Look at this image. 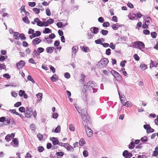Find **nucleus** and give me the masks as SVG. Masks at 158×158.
Returning <instances> with one entry per match:
<instances>
[{
    "instance_id": "nucleus-1",
    "label": "nucleus",
    "mask_w": 158,
    "mask_h": 158,
    "mask_svg": "<svg viewBox=\"0 0 158 158\" xmlns=\"http://www.w3.org/2000/svg\"><path fill=\"white\" fill-rule=\"evenodd\" d=\"M133 46H135L136 48H138L140 50L143 49L145 47V45L143 42L139 41H136L132 43Z\"/></svg>"
},
{
    "instance_id": "nucleus-2",
    "label": "nucleus",
    "mask_w": 158,
    "mask_h": 158,
    "mask_svg": "<svg viewBox=\"0 0 158 158\" xmlns=\"http://www.w3.org/2000/svg\"><path fill=\"white\" fill-rule=\"evenodd\" d=\"M35 23H36L37 25L39 26L40 27H46L47 26V23L44 21L42 22L40 21V20L38 18H35L34 20V21L32 22L31 23L33 24H35Z\"/></svg>"
},
{
    "instance_id": "nucleus-3",
    "label": "nucleus",
    "mask_w": 158,
    "mask_h": 158,
    "mask_svg": "<svg viewBox=\"0 0 158 158\" xmlns=\"http://www.w3.org/2000/svg\"><path fill=\"white\" fill-rule=\"evenodd\" d=\"M33 113V109L31 108H26V110L25 113V116L27 118H30L31 117Z\"/></svg>"
},
{
    "instance_id": "nucleus-4",
    "label": "nucleus",
    "mask_w": 158,
    "mask_h": 158,
    "mask_svg": "<svg viewBox=\"0 0 158 158\" xmlns=\"http://www.w3.org/2000/svg\"><path fill=\"white\" fill-rule=\"evenodd\" d=\"M111 73L118 81H120L122 79V77L117 72L112 70L111 71Z\"/></svg>"
},
{
    "instance_id": "nucleus-5",
    "label": "nucleus",
    "mask_w": 158,
    "mask_h": 158,
    "mask_svg": "<svg viewBox=\"0 0 158 158\" xmlns=\"http://www.w3.org/2000/svg\"><path fill=\"white\" fill-rule=\"evenodd\" d=\"M85 128L87 135L89 137L91 136L93 134V131L87 125H85Z\"/></svg>"
},
{
    "instance_id": "nucleus-6",
    "label": "nucleus",
    "mask_w": 158,
    "mask_h": 158,
    "mask_svg": "<svg viewBox=\"0 0 158 158\" xmlns=\"http://www.w3.org/2000/svg\"><path fill=\"white\" fill-rule=\"evenodd\" d=\"M123 156L125 157V158H130L132 156V154L131 152H129L127 150H125L123 153Z\"/></svg>"
},
{
    "instance_id": "nucleus-7",
    "label": "nucleus",
    "mask_w": 158,
    "mask_h": 158,
    "mask_svg": "<svg viewBox=\"0 0 158 158\" xmlns=\"http://www.w3.org/2000/svg\"><path fill=\"white\" fill-rule=\"evenodd\" d=\"M78 50V48L77 46H74L72 48V57H75V56L76 53L77 52Z\"/></svg>"
},
{
    "instance_id": "nucleus-8",
    "label": "nucleus",
    "mask_w": 158,
    "mask_h": 158,
    "mask_svg": "<svg viewBox=\"0 0 158 158\" xmlns=\"http://www.w3.org/2000/svg\"><path fill=\"white\" fill-rule=\"evenodd\" d=\"M25 62L23 60H20L16 64L17 67L18 69H20L22 68L25 65Z\"/></svg>"
},
{
    "instance_id": "nucleus-9",
    "label": "nucleus",
    "mask_w": 158,
    "mask_h": 158,
    "mask_svg": "<svg viewBox=\"0 0 158 158\" xmlns=\"http://www.w3.org/2000/svg\"><path fill=\"white\" fill-rule=\"evenodd\" d=\"M109 62V60L107 58H103L100 61V63L103 66H106Z\"/></svg>"
},
{
    "instance_id": "nucleus-10",
    "label": "nucleus",
    "mask_w": 158,
    "mask_h": 158,
    "mask_svg": "<svg viewBox=\"0 0 158 158\" xmlns=\"http://www.w3.org/2000/svg\"><path fill=\"white\" fill-rule=\"evenodd\" d=\"M87 85L89 89H93V87H95L94 82L93 81H90L88 82Z\"/></svg>"
},
{
    "instance_id": "nucleus-11",
    "label": "nucleus",
    "mask_w": 158,
    "mask_h": 158,
    "mask_svg": "<svg viewBox=\"0 0 158 158\" xmlns=\"http://www.w3.org/2000/svg\"><path fill=\"white\" fill-rule=\"evenodd\" d=\"M81 116L84 121H85L86 122H87V121H89V117L88 114L86 115L83 114H81Z\"/></svg>"
},
{
    "instance_id": "nucleus-12",
    "label": "nucleus",
    "mask_w": 158,
    "mask_h": 158,
    "mask_svg": "<svg viewBox=\"0 0 158 158\" xmlns=\"http://www.w3.org/2000/svg\"><path fill=\"white\" fill-rule=\"evenodd\" d=\"M129 18L131 20H136L137 19L136 15L135 14L132 13L128 16Z\"/></svg>"
},
{
    "instance_id": "nucleus-13",
    "label": "nucleus",
    "mask_w": 158,
    "mask_h": 158,
    "mask_svg": "<svg viewBox=\"0 0 158 158\" xmlns=\"http://www.w3.org/2000/svg\"><path fill=\"white\" fill-rule=\"evenodd\" d=\"M64 148L68 151H73V148L68 143H66Z\"/></svg>"
},
{
    "instance_id": "nucleus-14",
    "label": "nucleus",
    "mask_w": 158,
    "mask_h": 158,
    "mask_svg": "<svg viewBox=\"0 0 158 158\" xmlns=\"http://www.w3.org/2000/svg\"><path fill=\"white\" fill-rule=\"evenodd\" d=\"M41 41V40L39 38H36L33 41V43L34 45L38 44Z\"/></svg>"
},
{
    "instance_id": "nucleus-15",
    "label": "nucleus",
    "mask_w": 158,
    "mask_h": 158,
    "mask_svg": "<svg viewBox=\"0 0 158 158\" xmlns=\"http://www.w3.org/2000/svg\"><path fill=\"white\" fill-rule=\"evenodd\" d=\"M93 35H94V34L92 30L88 31L87 36L89 39L92 38Z\"/></svg>"
},
{
    "instance_id": "nucleus-16",
    "label": "nucleus",
    "mask_w": 158,
    "mask_h": 158,
    "mask_svg": "<svg viewBox=\"0 0 158 158\" xmlns=\"http://www.w3.org/2000/svg\"><path fill=\"white\" fill-rule=\"evenodd\" d=\"M51 140L52 141L54 145L58 144L59 143L58 140L56 139V138L54 137L51 138Z\"/></svg>"
},
{
    "instance_id": "nucleus-17",
    "label": "nucleus",
    "mask_w": 158,
    "mask_h": 158,
    "mask_svg": "<svg viewBox=\"0 0 158 158\" xmlns=\"http://www.w3.org/2000/svg\"><path fill=\"white\" fill-rule=\"evenodd\" d=\"M123 26V25H120L118 24L117 23L116 24L112 25V28L114 30H116L118 29H119V27Z\"/></svg>"
},
{
    "instance_id": "nucleus-18",
    "label": "nucleus",
    "mask_w": 158,
    "mask_h": 158,
    "mask_svg": "<svg viewBox=\"0 0 158 158\" xmlns=\"http://www.w3.org/2000/svg\"><path fill=\"white\" fill-rule=\"evenodd\" d=\"M87 86L85 85H84L81 88V91L83 94H85L87 91Z\"/></svg>"
},
{
    "instance_id": "nucleus-19",
    "label": "nucleus",
    "mask_w": 158,
    "mask_h": 158,
    "mask_svg": "<svg viewBox=\"0 0 158 158\" xmlns=\"http://www.w3.org/2000/svg\"><path fill=\"white\" fill-rule=\"evenodd\" d=\"M54 49V48L53 47H48L46 48V50L47 52L51 53H52Z\"/></svg>"
},
{
    "instance_id": "nucleus-20",
    "label": "nucleus",
    "mask_w": 158,
    "mask_h": 158,
    "mask_svg": "<svg viewBox=\"0 0 158 158\" xmlns=\"http://www.w3.org/2000/svg\"><path fill=\"white\" fill-rule=\"evenodd\" d=\"M81 48L82 51H84L85 52H87L89 51V48L85 46H81Z\"/></svg>"
},
{
    "instance_id": "nucleus-21",
    "label": "nucleus",
    "mask_w": 158,
    "mask_h": 158,
    "mask_svg": "<svg viewBox=\"0 0 158 158\" xmlns=\"http://www.w3.org/2000/svg\"><path fill=\"white\" fill-rule=\"evenodd\" d=\"M14 36L15 40H19V34L18 32H15L14 34Z\"/></svg>"
},
{
    "instance_id": "nucleus-22",
    "label": "nucleus",
    "mask_w": 158,
    "mask_h": 158,
    "mask_svg": "<svg viewBox=\"0 0 158 158\" xmlns=\"http://www.w3.org/2000/svg\"><path fill=\"white\" fill-rule=\"evenodd\" d=\"M60 126H58L56 128L55 130L54 131L53 130H52V132L56 133H59L60 132Z\"/></svg>"
},
{
    "instance_id": "nucleus-23",
    "label": "nucleus",
    "mask_w": 158,
    "mask_h": 158,
    "mask_svg": "<svg viewBox=\"0 0 158 158\" xmlns=\"http://www.w3.org/2000/svg\"><path fill=\"white\" fill-rule=\"evenodd\" d=\"M36 96L38 98L37 101H39V102L42 99L43 94L41 93H39L36 95Z\"/></svg>"
},
{
    "instance_id": "nucleus-24",
    "label": "nucleus",
    "mask_w": 158,
    "mask_h": 158,
    "mask_svg": "<svg viewBox=\"0 0 158 158\" xmlns=\"http://www.w3.org/2000/svg\"><path fill=\"white\" fill-rule=\"evenodd\" d=\"M132 105V103L131 102L129 101H126L123 105L127 107H129L131 106Z\"/></svg>"
},
{
    "instance_id": "nucleus-25",
    "label": "nucleus",
    "mask_w": 158,
    "mask_h": 158,
    "mask_svg": "<svg viewBox=\"0 0 158 158\" xmlns=\"http://www.w3.org/2000/svg\"><path fill=\"white\" fill-rule=\"evenodd\" d=\"M47 23V26L49 24H52L54 22V20L52 19H48L47 21H45Z\"/></svg>"
},
{
    "instance_id": "nucleus-26",
    "label": "nucleus",
    "mask_w": 158,
    "mask_h": 158,
    "mask_svg": "<svg viewBox=\"0 0 158 158\" xmlns=\"http://www.w3.org/2000/svg\"><path fill=\"white\" fill-rule=\"evenodd\" d=\"M13 142L16 146H18L19 144V142L17 139L16 138H14Z\"/></svg>"
},
{
    "instance_id": "nucleus-27",
    "label": "nucleus",
    "mask_w": 158,
    "mask_h": 158,
    "mask_svg": "<svg viewBox=\"0 0 158 158\" xmlns=\"http://www.w3.org/2000/svg\"><path fill=\"white\" fill-rule=\"evenodd\" d=\"M120 98L122 104L123 105L127 101L126 98L125 97H122L121 98Z\"/></svg>"
},
{
    "instance_id": "nucleus-28",
    "label": "nucleus",
    "mask_w": 158,
    "mask_h": 158,
    "mask_svg": "<svg viewBox=\"0 0 158 158\" xmlns=\"http://www.w3.org/2000/svg\"><path fill=\"white\" fill-rule=\"evenodd\" d=\"M158 64H155L152 60H151V63H150V67H156L157 66V65Z\"/></svg>"
},
{
    "instance_id": "nucleus-29",
    "label": "nucleus",
    "mask_w": 158,
    "mask_h": 158,
    "mask_svg": "<svg viewBox=\"0 0 158 158\" xmlns=\"http://www.w3.org/2000/svg\"><path fill=\"white\" fill-rule=\"evenodd\" d=\"M85 143L84 139L83 138H82L79 142V144L80 146H82Z\"/></svg>"
},
{
    "instance_id": "nucleus-30",
    "label": "nucleus",
    "mask_w": 158,
    "mask_h": 158,
    "mask_svg": "<svg viewBox=\"0 0 158 158\" xmlns=\"http://www.w3.org/2000/svg\"><path fill=\"white\" fill-rule=\"evenodd\" d=\"M158 154V147H156L155 148V151L153 152V155L155 156H157Z\"/></svg>"
},
{
    "instance_id": "nucleus-31",
    "label": "nucleus",
    "mask_w": 158,
    "mask_h": 158,
    "mask_svg": "<svg viewBox=\"0 0 158 158\" xmlns=\"http://www.w3.org/2000/svg\"><path fill=\"white\" fill-rule=\"evenodd\" d=\"M144 19L145 21V23H147L148 24H149L150 23V21H151V19L150 18H145Z\"/></svg>"
},
{
    "instance_id": "nucleus-32",
    "label": "nucleus",
    "mask_w": 158,
    "mask_h": 158,
    "mask_svg": "<svg viewBox=\"0 0 158 158\" xmlns=\"http://www.w3.org/2000/svg\"><path fill=\"white\" fill-rule=\"evenodd\" d=\"M27 79L28 80L31 81L33 83H35V81L32 77L30 75H28L27 77Z\"/></svg>"
},
{
    "instance_id": "nucleus-33",
    "label": "nucleus",
    "mask_w": 158,
    "mask_h": 158,
    "mask_svg": "<svg viewBox=\"0 0 158 158\" xmlns=\"http://www.w3.org/2000/svg\"><path fill=\"white\" fill-rule=\"evenodd\" d=\"M23 20L25 23H29L28 18L27 16H25L23 18Z\"/></svg>"
},
{
    "instance_id": "nucleus-34",
    "label": "nucleus",
    "mask_w": 158,
    "mask_h": 158,
    "mask_svg": "<svg viewBox=\"0 0 158 158\" xmlns=\"http://www.w3.org/2000/svg\"><path fill=\"white\" fill-rule=\"evenodd\" d=\"M69 130L71 131H74L75 130V128L73 125L70 124L69 126Z\"/></svg>"
},
{
    "instance_id": "nucleus-35",
    "label": "nucleus",
    "mask_w": 158,
    "mask_h": 158,
    "mask_svg": "<svg viewBox=\"0 0 158 158\" xmlns=\"http://www.w3.org/2000/svg\"><path fill=\"white\" fill-rule=\"evenodd\" d=\"M46 15L48 16H50L51 15V12L49 9L47 8L46 10Z\"/></svg>"
},
{
    "instance_id": "nucleus-36",
    "label": "nucleus",
    "mask_w": 158,
    "mask_h": 158,
    "mask_svg": "<svg viewBox=\"0 0 158 158\" xmlns=\"http://www.w3.org/2000/svg\"><path fill=\"white\" fill-rule=\"evenodd\" d=\"M56 155L58 156H62L64 155V153L63 152H58L56 153Z\"/></svg>"
},
{
    "instance_id": "nucleus-37",
    "label": "nucleus",
    "mask_w": 158,
    "mask_h": 158,
    "mask_svg": "<svg viewBox=\"0 0 158 158\" xmlns=\"http://www.w3.org/2000/svg\"><path fill=\"white\" fill-rule=\"evenodd\" d=\"M135 147V143L133 142H131L129 145V148L130 149H132Z\"/></svg>"
},
{
    "instance_id": "nucleus-38",
    "label": "nucleus",
    "mask_w": 158,
    "mask_h": 158,
    "mask_svg": "<svg viewBox=\"0 0 158 158\" xmlns=\"http://www.w3.org/2000/svg\"><path fill=\"white\" fill-rule=\"evenodd\" d=\"M151 35L152 38H155L156 37L157 34L155 32H152L151 33Z\"/></svg>"
},
{
    "instance_id": "nucleus-39",
    "label": "nucleus",
    "mask_w": 158,
    "mask_h": 158,
    "mask_svg": "<svg viewBox=\"0 0 158 158\" xmlns=\"http://www.w3.org/2000/svg\"><path fill=\"white\" fill-rule=\"evenodd\" d=\"M17 156H11L10 157V158H21L20 156V153L19 152H17L16 154Z\"/></svg>"
},
{
    "instance_id": "nucleus-40",
    "label": "nucleus",
    "mask_w": 158,
    "mask_h": 158,
    "mask_svg": "<svg viewBox=\"0 0 158 158\" xmlns=\"http://www.w3.org/2000/svg\"><path fill=\"white\" fill-rule=\"evenodd\" d=\"M10 111L11 113H12L15 115H18L19 114V113L18 112H16L15 110L10 109Z\"/></svg>"
},
{
    "instance_id": "nucleus-41",
    "label": "nucleus",
    "mask_w": 158,
    "mask_h": 158,
    "mask_svg": "<svg viewBox=\"0 0 158 158\" xmlns=\"http://www.w3.org/2000/svg\"><path fill=\"white\" fill-rule=\"evenodd\" d=\"M33 10V11L37 14L39 13L40 11L39 9L37 8H34Z\"/></svg>"
},
{
    "instance_id": "nucleus-42",
    "label": "nucleus",
    "mask_w": 158,
    "mask_h": 158,
    "mask_svg": "<svg viewBox=\"0 0 158 158\" xmlns=\"http://www.w3.org/2000/svg\"><path fill=\"white\" fill-rule=\"evenodd\" d=\"M44 51V49L43 48L39 47L37 49V51L40 53Z\"/></svg>"
},
{
    "instance_id": "nucleus-43",
    "label": "nucleus",
    "mask_w": 158,
    "mask_h": 158,
    "mask_svg": "<svg viewBox=\"0 0 158 158\" xmlns=\"http://www.w3.org/2000/svg\"><path fill=\"white\" fill-rule=\"evenodd\" d=\"M56 75L55 74L54 75H53L51 77V79L52 81L53 82L56 81V80H57L56 76Z\"/></svg>"
},
{
    "instance_id": "nucleus-44",
    "label": "nucleus",
    "mask_w": 158,
    "mask_h": 158,
    "mask_svg": "<svg viewBox=\"0 0 158 158\" xmlns=\"http://www.w3.org/2000/svg\"><path fill=\"white\" fill-rule=\"evenodd\" d=\"M44 150V148L42 146H40L38 148V150L40 152H42Z\"/></svg>"
},
{
    "instance_id": "nucleus-45",
    "label": "nucleus",
    "mask_w": 158,
    "mask_h": 158,
    "mask_svg": "<svg viewBox=\"0 0 158 158\" xmlns=\"http://www.w3.org/2000/svg\"><path fill=\"white\" fill-rule=\"evenodd\" d=\"M140 140L141 141L143 142H145L147 141V137L146 136L142 137Z\"/></svg>"
},
{
    "instance_id": "nucleus-46",
    "label": "nucleus",
    "mask_w": 158,
    "mask_h": 158,
    "mask_svg": "<svg viewBox=\"0 0 158 158\" xmlns=\"http://www.w3.org/2000/svg\"><path fill=\"white\" fill-rule=\"evenodd\" d=\"M37 136L39 140H41L43 138V135L40 133L37 134Z\"/></svg>"
},
{
    "instance_id": "nucleus-47",
    "label": "nucleus",
    "mask_w": 158,
    "mask_h": 158,
    "mask_svg": "<svg viewBox=\"0 0 158 158\" xmlns=\"http://www.w3.org/2000/svg\"><path fill=\"white\" fill-rule=\"evenodd\" d=\"M19 110L21 112H24L25 111V109L23 107H21L19 108Z\"/></svg>"
},
{
    "instance_id": "nucleus-48",
    "label": "nucleus",
    "mask_w": 158,
    "mask_h": 158,
    "mask_svg": "<svg viewBox=\"0 0 158 158\" xmlns=\"http://www.w3.org/2000/svg\"><path fill=\"white\" fill-rule=\"evenodd\" d=\"M28 5L29 6L33 7L35 6V2H28Z\"/></svg>"
},
{
    "instance_id": "nucleus-49",
    "label": "nucleus",
    "mask_w": 158,
    "mask_h": 158,
    "mask_svg": "<svg viewBox=\"0 0 158 158\" xmlns=\"http://www.w3.org/2000/svg\"><path fill=\"white\" fill-rule=\"evenodd\" d=\"M103 27H106L109 26L110 25V24L109 22H106L103 23Z\"/></svg>"
},
{
    "instance_id": "nucleus-50",
    "label": "nucleus",
    "mask_w": 158,
    "mask_h": 158,
    "mask_svg": "<svg viewBox=\"0 0 158 158\" xmlns=\"http://www.w3.org/2000/svg\"><path fill=\"white\" fill-rule=\"evenodd\" d=\"M144 128L147 131L148 130V129L150 128V125L147 124V125H144L143 126Z\"/></svg>"
},
{
    "instance_id": "nucleus-51",
    "label": "nucleus",
    "mask_w": 158,
    "mask_h": 158,
    "mask_svg": "<svg viewBox=\"0 0 158 158\" xmlns=\"http://www.w3.org/2000/svg\"><path fill=\"white\" fill-rule=\"evenodd\" d=\"M88 152L86 150H84L83 152V155L85 157H86L88 156Z\"/></svg>"
},
{
    "instance_id": "nucleus-52",
    "label": "nucleus",
    "mask_w": 158,
    "mask_h": 158,
    "mask_svg": "<svg viewBox=\"0 0 158 158\" xmlns=\"http://www.w3.org/2000/svg\"><path fill=\"white\" fill-rule=\"evenodd\" d=\"M127 61L126 60L121 61L120 64V66L122 67H124L125 65V63H126Z\"/></svg>"
},
{
    "instance_id": "nucleus-53",
    "label": "nucleus",
    "mask_w": 158,
    "mask_h": 158,
    "mask_svg": "<svg viewBox=\"0 0 158 158\" xmlns=\"http://www.w3.org/2000/svg\"><path fill=\"white\" fill-rule=\"evenodd\" d=\"M25 93V92L22 90H20L19 92V95L20 96H23Z\"/></svg>"
},
{
    "instance_id": "nucleus-54",
    "label": "nucleus",
    "mask_w": 158,
    "mask_h": 158,
    "mask_svg": "<svg viewBox=\"0 0 158 158\" xmlns=\"http://www.w3.org/2000/svg\"><path fill=\"white\" fill-rule=\"evenodd\" d=\"M30 127L32 130L34 131L35 129V126L34 124H31Z\"/></svg>"
},
{
    "instance_id": "nucleus-55",
    "label": "nucleus",
    "mask_w": 158,
    "mask_h": 158,
    "mask_svg": "<svg viewBox=\"0 0 158 158\" xmlns=\"http://www.w3.org/2000/svg\"><path fill=\"white\" fill-rule=\"evenodd\" d=\"M29 62L30 63H31L33 64H35L36 63L35 62L34 60L32 58H31L29 59Z\"/></svg>"
},
{
    "instance_id": "nucleus-56",
    "label": "nucleus",
    "mask_w": 158,
    "mask_h": 158,
    "mask_svg": "<svg viewBox=\"0 0 158 158\" xmlns=\"http://www.w3.org/2000/svg\"><path fill=\"white\" fill-rule=\"evenodd\" d=\"M21 103L20 102H17L14 105V106L15 107H18L21 105Z\"/></svg>"
},
{
    "instance_id": "nucleus-57",
    "label": "nucleus",
    "mask_w": 158,
    "mask_h": 158,
    "mask_svg": "<svg viewBox=\"0 0 158 158\" xmlns=\"http://www.w3.org/2000/svg\"><path fill=\"white\" fill-rule=\"evenodd\" d=\"M31 155L29 152H27L25 156V158H31Z\"/></svg>"
},
{
    "instance_id": "nucleus-58",
    "label": "nucleus",
    "mask_w": 158,
    "mask_h": 158,
    "mask_svg": "<svg viewBox=\"0 0 158 158\" xmlns=\"http://www.w3.org/2000/svg\"><path fill=\"white\" fill-rule=\"evenodd\" d=\"M110 49L108 48L106 50V54L107 55H109L111 54Z\"/></svg>"
},
{
    "instance_id": "nucleus-59",
    "label": "nucleus",
    "mask_w": 158,
    "mask_h": 158,
    "mask_svg": "<svg viewBox=\"0 0 158 158\" xmlns=\"http://www.w3.org/2000/svg\"><path fill=\"white\" fill-rule=\"evenodd\" d=\"M64 77L67 78H69L70 77V75L69 73H66L64 74Z\"/></svg>"
},
{
    "instance_id": "nucleus-60",
    "label": "nucleus",
    "mask_w": 158,
    "mask_h": 158,
    "mask_svg": "<svg viewBox=\"0 0 158 158\" xmlns=\"http://www.w3.org/2000/svg\"><path fill=\"white\" fill-rule=\"evenodd\" d=\"M25 7L24 6H22L21 8V12H26V11L25 10Z\"/></svg>"
},
{
    "instance_id": "nucleus-61",
    "label": "nucleus",
    "mask_w": 158,
    "mask_h": 158,
    "mask_svg": "<svg viewBox=\"0 0 158 158\" xmlns=\"http://www.w3.org/2000/svg\"><path fill=\"white\" fill-rule=\"evenodd\" d=\"M110 47L112 48V49H114L115 48V45H114L112 43H111L110 44Z\"/></svg>"
},
{
    "instance_id": "nucleus-62",
    "label": "nucleus",
    "mask_w": 158,
    "mask_h": 158,
    "mask_svg": "<svg viewBox=\"0 0 158 158\" xmlns=\"http://www.w3.org/2000/svg\"><path fill=\"white\" fill-rule=\"evenodd\" d=\"M5 67L6 66L4 64H0V70L4 69Z\"/></svg>"
},
{
    "instance_id": "nucleus-63",
    "label": "nucleus",
    "mask_w": 158,
    "mask_h": 158,
    "mask_svg": "<svg viewBox=\"0 0 158 158\" xmlns=\"http://www.w3.org/2000/svg\"><path fill=\"white\" fill-rule=\"evenodd\" d=\"M140 67H141V68L144 70L145 69L147 68L146 65L144 64H141V65H140Z\"/></svg>"
},
{
    "instance_id": "nucleus-64",
    "label": "nucleus",
    "mask_w": 158,
    "mask_h": 158,
    "mask_svg": "<svg viewBox=\"0 0 158 158\" xmlns=\"http://www.w3.org/2000/svg\"><path fill=\"white\" fill-rule=\"evenodd\" d=\"M10 135H7L5 137L7 141H8L10 140Z\"/></svg>"
}]
</instances>
